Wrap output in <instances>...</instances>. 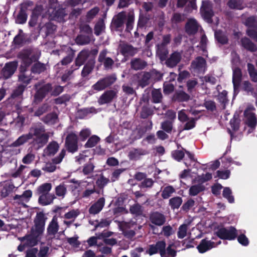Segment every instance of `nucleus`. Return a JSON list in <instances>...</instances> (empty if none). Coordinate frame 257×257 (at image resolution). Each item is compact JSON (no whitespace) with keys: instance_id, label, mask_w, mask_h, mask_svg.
Masks as SVG:
<instances>
[{"instance_id":"nucleus-16","label":"nucleus","mask_w":257,"mask_h":257,"mask_svg":"<svg viewBox=\"0 0 257 257\" xmlns=\"http://www.w3.org/2000/svg\"><path fill=\"white\" fill-rule=\"evenodd\" d=\"M42 235V233L37 232L33 229H31L30 233L23 237V240H26L29 245L34 246L38 244Z\"/></svg>"},{"instance_id":"nucleus-40","label":"nucleus","mask_w":257,"mask_h":257,"mask_svg":"<svg viewBox=\"0 0 257 257\" xmlns=\"http://www.w3.org/2000/svg\"><path fill=\"white\" fill-rule=\"evenodd\" d=\"M183 202L182 197L180 196H175L170 199L169 205L173 210L178 209L181 205Z\"/></svg>"},{"instance_id":"nucleus-37","label":"nucleus","mask_w":257,"mask_h":257,"mask_svg":"<svg viewBox=\"0 0 257 257\" xmlns=\"http://www.w3.org/2000/svg\"><path fill=\"white\" fill-rule=\"evenodd\" d=\"M174 98L179 102H187L190 100V96L185 91L181 90L175 93Z\"/></svg>"},{"instance_id":"nucleus-17","label":"nucleus","mask_w":257,"mask_h":257,"mask_svg":"<svg viewBox=\"0 0 257 257\" xmlns=\"http://www.w3.org/2000/svg\"><path fill=\"white\" fill-rule=\"evenodd\" d=\"M200 12L203 19L207 22L208 23L212 22V17L214 14L208 3L203 2L202 5L200 8Z\"/></svg>"},{"instance_id":"nucleus-60","label":"nucleus","mask_w":257,"mask_h":257,"mask_svg":"<svg viewBox=\"0 0 257 257\" xmlns=\"http://www.w3.org/2000/svg\"><path fill=\"white\" fill-rule=\"evenodd\" d=\"M75 64L71 66L70 69L66 71L61 76V81L63 82H66L70 80V77L73 74V72L76 70Z\"/></svg>"},{"instance_id":"nucleus-5","label":"nucleus","mask_w":257,"mask_h":257,"mask_svg":"<svg viewBox=\"0 0 257 257\" xmlns=\"http://www.w3.org/2000/svg\"><path fill=\"white\" fill-rule=\"evenodd\" d=\"M214 234L222 240H233L238 235L237 230L233 226L227 227H221L217 228Z\"/></svg>"},{"instance_id":"nucleus-4","label":"nucleus","mask_w":257,"mask_h":257,"mask_svg":"<svg viewBox=\"0 0 257 257\" xmlns=\"http://www.w3.org/2000/svg\"><path fill=\"white\" fill-rule=\"evenodd\" d=\"M171 41V35L170 34L164 35L162 37V40L160 43L156 45V53L161 61L166 60L169 51L168 45Z\"/></svg>"},{"instance_id":"nucleus-25","label":"nucleus","mask_w":257,"mask_h":257,"mask_svg":"<svg viewBox=\"0 0 257 257\" xmlns=\"http://www.w3.org/2000/svg\"><path fill=\"white\" fill-rule=\"evenodd\" d=\"M182 57L178 52H174L172 53L169 58L166 60V64L167 67L173 68L180 62Z\"/></svg>"},{"instance_id":"nucleus-59","label":"nucleus","mask_w":257,"mask_h":257,"mask_svg":"<svg viewBox=\"0 0 257 257\" xmlns=\"http://www.w3.org/2000/svg\"><path fill=\"white\" fill-rule=\"evenodd\" d=\"M195 205V201L192 198H189L182 205L181 210L185 212H188Z\"/></svg>"},{"instance_id":"nucleus-38","label":"nucleus","mask_w":257,"mask_h":257,"mask_svg":"<svg viewBox=\"0 0 257 257\" xmlns=\"http://www.w3.org/2000/svg\"><path fill=\"white\" fill-rule=\"evenodd\" d=\"M163 95L159 89L154 88L151 91V101L154 103H159L162 101Z\"/></svg>"},{"instance_id":"nucleus-52","label":"nucleus","mask_w":257,"mask_h":257,"mask_svg":"<svg viewBox=\"0 0 257 257\" xmlns=\"http://www.w3.org/2000/svg\"><path fill=\"white\" fill-rule=\"evenodd\" d=\"M185 20V17L184 14L179 13H174L171 19L172 24L177 25L181 23Z\"/></svg>"},{"instance_id":"nucleus-1","label":"nucleus","mask_w":257,"mask_h":257,"mask_svg":"<svg viewBox=\"0 0 257 257\" xmlns=\"http://www.w3.org/2000/svg\"><path fill=\"white\" fill-rule=\"evenodd\" d=\"M33 138L32 144L37 149L43 147L48 142L49 135L46 133L45 126L41 123L31 127L28 134L19 137L12 145V147H18L28 142Z\"/></svg>"},{"instance_id":"nucleus-19","label":"nucleus","mask_w":257,"mask_h":257,"mask_svg":"<svg viewBox=\"0 0 257 257\" xmlns=\"http://www.w3.org/2000/svg\"><path fill=\"white\" fill-rule=\"evenodd\" d=\"M150 222L157 226H162L166 222L165 216L158 211L151 212L149 215Z\"/></svg>"},{"instance_id":"nucleus-12","label":"nucleus","mask_w":257,"mask_h":257,"mask_svg":"<svg viewBox=\"0 0 257 257\" xmlns=\"http://www.w3.org/2000/svg\"><path fill=\"white\" fill-rule=\"evenodd\" d=\"M66 154V151L64 149H62L59 155L52 160V163H47L42 169L47 172H53L56 169V164L60 163Z\"/></svg>"},{"instance_id":"nucleus-53","label":"nucleus","mask_w":257,"mask_h":257,"mask_svg":"<svg viewBox=\"0 0 257 257\" xmlns=\"http://www.w3.org/2000/svg\"><path fill=\"white\" fill-rule=\"evenodd\" d=\"M154 110L149 106L144 105L140 113V116L142 118H147L149 116L153 115Z\"/></svg>"},{"instance_id":"nucleus-54","label":"nucleus","mask_w":257,"mask_h":257,"mask_svg":"<svg viewBox=\"0 0 257 257\" xmlns=\"http://www.w3.org/2000/svg\"><path fill=\"white\" fill-rule=\"evenodd\" d=\"M205 189L204 186L200 184L194 185L192 186L189 190V194L191 196H195L200 192L203 191Z\"/></svg>"},{"instance_id":"nucleus-48","label":"nucleus","mask_w":257,"mask_h":257,"mask_svg":"<svg viewBox=\"0 0 257 257\" xmlns=\"http://www.w3.org/2000/svg\"><path fill=\"white\" fill-rule=\"evenodd\" d=\"M227 91L223 90L221 92L219 93L217 96V100L218 102L222 105V109L226 108V105L228 103V100L227 97Z\"/></svg>"},{"instance_id":"nucleus-28","label":"nucleus","mask_w":257,"mask_h":257,"mask_svg":"<svg viewBox=\"0 0 257 257\" xmlns=\"http://www.w3.org/2000/svg\"><path fill=\"white\" fill-rule=\"evenodd\" d=\"M130 65L132 69L137 71L145 69L147 66V63L140 58H136L131 60Z\"/></svg>"},{"instance_id":"nucleus-15","label":"nucleus","mask_w":257,"mask_h":257,"mask_svg":"<svg viewBox=\"0 0 257 257\" xmlns=\"http://www.w3.org/2000/svg\"><path fill=\"white\" fill-rule=\"evenodd\" d=\"M107 51L106 49L102 50L98 56V61L103 63L104 68L106 70L111 69L114 64V61L110 57H106Z\"/></svg>"},{"instance_id":"nucleus-26","label":"nucleus","mask_w":257,"mask_h":257,"mask_svg":"<svg viewBox=\"0 0 257 257\" xmlns=\"http://www.w3.org/2000/svg\"><path fill=\"white\" fill-rule=\"evenodd\" d=\"M105 204V199L103 197L99 198L89 208V213L91 214H96L100 212Z\"/></svg>"},{"instance_id":"nucleus-61","label":"nucleus","mask_w":257,"mask_h":257,"mask_svg":"<svg viewBox=\"0 0 257 257\" xmlns=\"http://www.w3.org/2000/svg\"><path fill=\"white\" fill-rule=\"evenodd\" d=\"M161 128L165 132L171 134L173 130V122L166 120L161 123Z\"/></svg>"},{"instance_id":"nucleus-45","label":"nucleus","mask_w":257,"mask_h":257,"mask_svg":"<svg viewBox=\"0 0 257 257\" xmlns=\"http://www.w3.org/2000/svg\"><path fill=\"white\" fill-rule=\"evenodd\" d=\"M247 71L250 79L252 82H257V70L254 66L250 63L247 64Z\"/></svg>"},{"instance_id":"nucleus-64","label":"nucleus","mask_w":257,"mask_h":257,"mask_svg":"<svg viewBox=\"0 0 257 257\" xmlns=\"http://www.w3.org/2000/svg\"><path fill=\"white\" fill-rule=\"evenodd\" d=\"M188 225L186 224L181 225L178 228L177 232V236L180 239L184 238L187 235Z\"/></svg>"},{"instance_id":"nucleus-35","label":"nucleus","mask_w":257,"mask_h":257,"mask_svg":"<svg viewBox=\"0 0 257 257\" xmlns=\"http://www.w3.org/2000/svg\"><path fill=\"white\" fill-rule=\"evenodd\" d=\"M58 116L55 112L49 113L44 116L42 120L47 124H54L57 122Z\"/></svg>"},{"instance_id":"nucleus-44","label":"nucleus","mask_w":257,"mask_h":257,"mask_svg":"<svg viewBox=\"0 0 257 257\" xmlns=\"http://www.w3.org/2000/svg\"><path fill=\"white\" fill-rule=\"evenodd\" d=\"M143 211V207L139 203L134 204L130 208V213L137 217L142 216Z\"/></svg>"},{"instance_id":"nucleus-36","label":"nucleus","mask_w":257,"mask_h":257,"mask_svg":"<svg viewBox=\"0 0 257 257\" xmlns=\"http://www.w3.org/2000/svg\"><path fill=\"white\" fill-rule=\"evenodd\" d=\"M32 80V76L31 74H19L18 81L20 83L18 84L20 85L25 86L27 89L28 85L31 83Z\"/></svg>"},{"instance_id":"nucleus-10","label":"nucleus","mask_w":257,"mask_h":257,"mask_svg":"<svg viewBox=\"0 0 257 257\" xmlns=\"http://www.w3.org/2000/svg\"><path fill=\"white\" fill-rule=\"evenodd\" d=\"M190 67L197 74H204L206 71V61L203 57L198 56L191 62Z\"/></svg>"},{"instance_id":"nucleus-9","label":"nucleus","mask_w":257,"mask_h":257,"mask_svg":"<svg viewBox=\"0 0 257 257\" xmlns=\"http://www.w3.org/2000/svg\"><path fill=\"white\" fill-rule=\"evenodd\" d=\"M166 247V243L164 239L159 240L155 244L149 245V248L146 250V253L150 255L159 253L161 257L164 256L165 248Z\"/></svg>"},{"instance_id":"nucleus-33","label":"nucleus","mask_w":257,"mask_h":257,"mask_svg":"<svg viewBox=\"0 0 257 257\" xmlns=\"http://www.w3.org/2000/svg\"><path fill=\"white\" fill-rule=\"evenodd\" d=\"M240 43L241 46L247 51L253 52L256 50L255 45L246 37L241 39Z\"/></svg>"},{"instance_id":"nucleus-18","label":"nucleus","mask_w":257,"mask_h":257,"mask_svg":"<svg viewBox=\"0 0 257 257\" xmlns=\"http://www.w3.org/2000/svg\"><path fill=\"white\" fill-rule=\"evenodd\" d=\"M125 19L126 15L124 12L119 13L113 18L111 24V27H113L115 31L122 29Z\"/></svg>"},{"instance_id":"nucleus-21","label":"nucleus","mask_w":257,"mask_h":257,"mask_svg":"<svg viewBox=\"0 0 257 257\" xmlns=\"http://www.w3.org/2000/svg\"><path fill=\"white\" fill-rule=\"evenodd\" d=\"M199 24L194 19H189L185 24L186 33L189 36L196 34L198 31Z\"/></svg>"},{"instance_id":"nucleus-55","label":"nucleus","mask_w":257,"mask_h":257,"mask_svg":"<svg viewBox=\"0 0 257 257\" xmlns=\"http://www.w3.org/2000/svg\"><path fill=\"white\" fill-rule=\"evenodd\" d=\"M222 196L228 200L229 203H234V198L232 195V191L229 187H226L223 188Z\"/></svg>"},{"instance_id":"nucleus-34","label":"nucleus","mask_w":257,"mask_h":257,"mask_svg":"<svg viewBox=\"0 0 257 257\" xmlns=\"http://www.w3.org/2000/svg\"><path fill=\"white\" fill-rule=\"evenodd\" d=\"M66 52L67 56L64 57L60 61L62 65L65 66L70 64L73 61L75 56V51L70 47L67 48Z\"/></svg>"},{"instance_id":"nucleus-56","label":"nucleus","mask_w":257,"mask_h":257,"mask_svg":"<svg viewBox=\"0 0 257 257\" xmlns=\"http://www.w3.org/2000/svg\"><path fill=\"white\" fill-rule=\"evenodd\" d=\"M175 192L174 188L172 186L169 185L164 188L161 193V196L164 199H167Z\"/></svg>"},{"instance_id":"nucleus-23","label":"nucleus","mask_w":257,"mask_h":257,"mask_svg":"<svg viewBox=\"0 0 257 257\" xmlns=\"http://www.w3.org/2000/svg\"><path fill=\"white\" fill-rule=\"evenodd\" d=\"M26 89L25 86L18 84L11 94V98L21 103L24 99L23 93Z\"/></svg>"},{"instance_id":"nucleus-43","label":"nucleus","mask_w":257,"mask_h":257,"mask_svg":"<svg viewBox=\"0 0 257 257\" xmlns=\"http://www.w3.org/2000/svg\"><path fill=\"white\" fill-rule=\"evenodd\" d=\"M196 0H178L177 7L178 8H183L189 1V3L187 6L186 9L191 8L192 10H196L197 6L196 4Z\"/></svg>"},{"instance_id":"nucleus-27","label":"nucleus","mask_w":257,"mask_h":257,"mask_svg":"<svg viewBox=\"0 0 257 257\" xmlns=\"http://www.w3.org/2000/svg\"><path fill=\"white\" fill-rule=\"evenodd\" d=\"M149 152L142 148H135L131 150L128 154L129 158L132 160H138L141 157L149 154Z\"/></svg>"},{"instance_id":"nucleus-7","label":"nucleus","mask_w":257,"mask_h":257,"mask_svg":"<svg viewBox=\"0 0 257 257\" xmlns=\"http://www.w3.org/2000/svg\"><path fill=\"white\" fill-rule=\"evenodd\" d=\"M78 138L76 134L71 132L67 135L65 139V146L69 153H74L78 150Z\"/></svg>"},{"instance_id":"nucleus-11","label":"nucleus","mask_w":257,"mask_h":257,"mask_svg":"<svg viewBox=\"0 0 257 257\" xmlns=\"http://www.w3.org/2000/svg\"><path fill=\"white\" fill-rule=\"evenodd\" d=\"M18 66V62L17 61L6 63L1 72L3 78L6 80L11 78L17 70Z\"/></svg>"},{"instance_id":"nucleus-20","label":"nucleus","mask_w":257,"mask_h":257,"mask_svg":"<svg viewBox=\"0 0 257 257\" xmlns=\"http://www.w3.org/2000/svg\"><path fill=\"white\" fill-rule=\"evenodd\" d=\"M117 97V92L114 90H108L105 91L99 97L98 102L99 104L102 105L111 102L112 100Z\"/></svg>"},{"instance_id":"nucleus-14","label":"nucleus","mask_w":257,"mask_h":257,"mask_svg":"<svg viewBox=\"0 0 257 257\" xmlns=\"http://www.w3.org/2000/svg\"><path fill=\"white\" fill-rule=\"evenodd\" d=\"M120 53L124 57H133L138 52V49L126 42L119 45Z\"/></svg>"},{"instance_id":"nucleus-39","label":"nucleus","mask_w":257,"mask_h":257,"mask_svg":"<svg viewBox=\"0 0 257 257\" xmlns=\"http://www.w3.org/2000/svg\"><path fill=\"white\" fill-rule=\"evenodd\" d=\"M215 40L221 45L227 44L228 42V39L227 36L222 31H216L214 34Z\"/></svg>"},{"instance_id":"nucleus-24","label":"nucleus","mask_w":257,"mask_h":257,"mask_svg":"<svg viewBox=\"0 0 257 257\" xmlns=\"http://www.w3.org/2000/svg\"><path fill=\"white\" fill-rule=\"evenodd\" d=\"M28 6L25 4H22L20 11L19 12L15 19V23L18 24H24L26 23L28 15L26 13Z\"/></svg>"},{"instance_id":"nucleus-41","label":"nucleus","mask_w":257,"mask_h":257,"mask_svg":"<svg viewBox=\"0 0 257 257\" xmlns=\"http://www.w3.org/2000/svg\"><path fill=\"white\" fill-rule=\"evenodd\" d=\"M52 184L50 183H45L39 186L37 189V193L40 195L49 194L52 189Z\"/></svg>"},{"instance_id":"nucleus-50","label":"nucleus","mask_w":257,"mask_h":257,"mask_svg":"<svg viewBox=\"0 0 257 257\" xmlns=\"http://www.w3.org/2000/svg\"><path fill=\"white\" fill-rule=\"evenodd\" d=\"M100 138L97 136L93 135L90 137L85 144L84 147L85 148H91L95 146L100 141Z\"/></svg>"},{"instance_id":"nucleus-63","label":"nucleus","mask_w":257,"mask_h":257,"mask_svg":"<svg viewBox=\"0 0 257 257\" xmlns=\"http://www.w3.org/2000/svg\"><path fill=\"white\" fill-rule=\"evenodd\" d=\"M99 9L95 7L89 10L86 14V19L87 22H90L97 15Z\"/></svg>"},{"instance_id":"nucleus-62","label":"nucleus","mask_w":257,"mask_h":257,"mask_svg":"<svg viewBox=\"0 0 257 257\" xmlns=\"http://www.w3.org/2000/svg\"><path fill=\"white\" fill-rule=\"evenodd\" d=\"M171 155L174 160L180 162L184 157L185 151L183 150H176L172 152Z\"/></svg>"},{"instance_id":"nucleus-49","label":"nucleus","mask_w":257,"mask_h":257,"mask_svg":"<svg viewBox=\"0 0 257 257\" xmlns=\"http://www.w3.org/2000/svg\"><path fill=\"white\" fill-rule=\"evenodd\" d=\"M90 40V37L89 36L82 34L78 35L75 39L76 43L79 45L88 44Z\"/></svg>"},{"instance_id":"nucleus-51","label":"nucleus","mask_w":257,"mask_h":257,"mask_svg":"<svg viewBox=\"0 0 257 257\" xmlns=\"http://www.w3.org/2000/svg\"><path fill=\"white\" fill-rule=\"evenodd\" d=\"M151 79L149 72H145L139 81V85L144 88L150 84V80Z\"/></svg>"},{"instance_id":"nucleus-57","label":"nucleus","mask_w":257,"mask_h":257,"mask_svg":"<svg viewBox=\"0 0 257 257\" xmlns=\"http://www.w3.org/2000/svg\"><path fill=\"white\" fill-rule=\"evenodd\" d=\"M174 245V243L168 244L167 248H165V255L162 257H175L177 255V251L172 248Z\"/></svg>"},{"instance_id":"nucleus-22","label":"nucleus","mask_w":257,"mask_h":257,"mask_svg":"<svg viewBox=\"0 0 257 257\" xmlns=\"http://www.w3.org/2000/svg\"><path fill=\"white\" fill-rule=\"evenodd\" d=\"M214 247H215V242L208 240L206 237L202 239L197 246L199 252L201 253H205Z\"/></svg>"},{"instance_id":"nucleus-3","label":"nucleus","mask_w":257,"mask_h":257,"mask_svg":"<svg viewBox=\"0 0 257 257\" xmlns=\"http://www.w3.org/2000/svg\"><path fill=\"white\" fill-rule=\"evenodd\" d=\"M34 88L36 90L34 95L35 100L40 102L52 90V85L50 83L43 84V82L39 81L34 85Z\"/></svg>"},{"instance_id":"nucleus-2","label":"nucleus","mask_w":257,"mask_h":257,"mask_svg":"<svg viewBox=\"0 0 257 257\" xmlns=\"http://www.w3.org/2000/svg\"><path fill=\"white\" fill-rule=\"evenodd\" d=\"M98 53V48L90 50L83 49L78 54L74 62L75 69L77 70L87 60L81 71V75L83 78L87 77L93 70L96 63L95 58Z\"/></svg>"},{"instance_id":"nucleus-8","label":"nucleus","mask_w":257,"mask_h":257,"mask_svg":"<svg viewBox=\"0 0 257 257\" xmlns=\"http://www.w3.org/2000/svg\"><path fill=\"white\" fill-rule=\"evenodd\" d=\"M255 108L253 106L248 107L244 111V116L245 118V124L251 130L248 131V133L252 132L255 128L257 124L256 117L255 113L251 112V110H254Z\"/></svg>"},{"instance_id":"nucleus-31","label":"nucleus","mask_w":257,"mask_h":257,"mask_svg":"<svg viewBox=\"0 0 257 257\" xmlns=\"http://www.w3.org/2000/svg\"><path fill=\"white\" fill-rule=\"evenodd\" d=\"M59 148L58 143L56 141L50 142L44 149V153L48 156H52L56 154Z\"/></svg>"},{"instance_id":"nucleus-13","label":"nucleus","mask_w":257,"mask_h":257,"mask_svg":"<svg viewBox=\"0 0 257 257\" xmlns=\"http://www.w3.org/2000/svg\"><path fill=\"white\" fill-rule=\"evenodd\" d=\"M47 218L43 212H39L37 213L34 219V226L31 229L36 230L37 232L43 233L45 229V222Z\"/></svg>"},{"instance_id":"nucleus-30","label":"nucleus","mask_w":257,"mask_h":257,"mask_svg":"<svg viewBox=\"0 0 257 257\" xmlns=\"http://www.w3.org/2000/svg\"><path fill=\"white\" fill-rule=\"evenodd\" d=\"M56 198L53 194H43L40 195L38 198V203L42 206L50 205L53 202V200Z\"/></svg>"},{"instance_id":"nucleus-46","label":"nucleus","mask_w":257,"mask_h":257,"mask_svg":"<svg viewBox=\"0 0 257 257\" xmlns=\"http://www.w3.org/2000/svg\"><path fill=\"white\" fill-rule=\"evenodd\" d=\"M56 195L63 198L67 193V186L64 183H62L55 187Z\"/></svg>"},{"instance_id":"nucleus-58","label":"nucleus","mask_w":257,"mask_h":257,"mask_svg":"<svg viewBox=\"0 0 257 257\" xmlns=\"http://www.w3.org/2000/svg\"><path fill=\"white\" fill-rule=\"evenodd\" d=\"M109 182V179L101 174L96 181V184L100 189H103Z\"/></svg>"},{"instance_id":"nucleus-42","label":"nucleus","mask_w":257,"mask_h":257,"mask_svg":"<svg viewBox=\"0 0 257 257\" xmlns=\"http://www.w3.org/2000/svg\"><path fill=\"white\" fill-rule=\"evenodd\" d=\"M46 69L45 65L40 62L38 61L34 63L32 66L31 71V73L34 74H40L44 72Z\"/></svg>"},{"instance_id":"nucleus-29","label":"nucleus","mask_w":257,"mask_h":257,"mask_svg":"<svg viewBox=\"0 0 257 257\" xmlns=\"http://www.w3.org/2000/svg\"><path fill=\"white\" fill-rule=\"evenodd\" d=\"M242 72L240 68L235 67L233 69L232 83L234 89L237 88L240 85L242 79Z\"/></svg>"},{"instance_id":"nucleus-32","label":"nucleus","mask_w":257,"mask_h":257,"mask_svg":"<svg viewBox=\"0 0 257 257\" xmlns=\"http://www.w3.org/2000/svg\"><path fill=\"white\" fill-rule=\"evenodd\" d=\"M59 226L57 221V218L54 216L49 223L47 229V232L48 235L54 236L59 230Z\"/></svg>"},{"instance_id":"nucleus-6","label":"nucleus","mask_w":257,"mask_h":257,"mask_svg":"<svg viewBox=\"0 0 257 257\" xmlns=\"http://www.w3.org/2000/svg\"><path fill=\"white\" fill-rule=\"evenodd\" d=\"M116 80L117 76L115 73L107 75L94 84L92 86V88L96 91L103 90L114 84Z\"/></svg>"},{"instance_id":"nucleus-47","label":"nucleus","mask_w":257,"mask_h":257,"mask_svg":"<svg viewBox=\"0 0 257 257\" xmlns=\"http://www.w3.org/2000/svg\"><path fill=\"white\" fill-rule=\"evenodd\" d=\"M243 0H229L227 3V6L230 9L242 10Z\"/></svg>"}]
</instances>
